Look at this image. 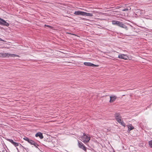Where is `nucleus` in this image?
Segmentation results:
<instances>
[{
  "mask_svg": "<svg viewBox=\"0 0 152 152\" xmlns=\"http://www.w3.org/2000/svg\"><path fill=\"white\" fill-rule=\"evenodd\" d=\"M19 56L18 55L10 54L5 53H0V58H9L10 57H19Z\"/></svg>",
  "mask_w": 152,
  "mask_h": 152,
  "instance_id": "nucleus-1",
  "label": "nucleus"
},
{
  "mask_svg": "<svg viewBox=\"0 0 152 152\" xmlns=\"http://www.w3.org/2000/svg\"><path fill=\"white\" fill-rule=\"evenodd\" d=\"M81 138L80 140L85 144L89 141L91 137L90 136H88L84 133L83 135L81 137Z\"/></svg>",
  "mask_w": 152,
  "mask_h": 152,
  "instance_id": "nucleus-2",
  "label": "nucleus"
},
{
  "mask_svg": "<svg viewBox=\"0 0 152 152\" xmlns=\"http://www.w3.org/2000/svg\"><path fill=\"white\" fill-rule=\"evenodd\" d=\"M78 147L86 152L87 150V148L85 145L81 141L79 140H78Z\"/></svg>",
  "mask_w": 152,
  "mask_h": 152,
  "instance_id": "nucleus-3",
  "label": "nucleus"
},
{
  "mask_svg": "<svg viewBox=\"0 0 152 152\" xmlns=\"http://www.w3.org/2000/svg\"><path fill=\"white\" fill-rule=\"evenodd\" d=\"M0 25L7 26H8L9 25L8 23L6 22L3 19L1 18H0Z\"/></svg>",
  "mask_w": 152,
  "mask_h": 152,
  "instance_id": "nucleus-4",
  "label": "nucleus"
},
{
  "mask_svg": "<svg viewBox=\"0 0 152 152\" xmlns=\"http://www.w3.org/2000/svg\"><path fill=\"white\" fill-rule=\"evenodd\" d=\"M116 121L119 123L121 124L123 126H124V127L125 126V124L123 122V121L122 119V118L121 117H119L118 118H116Z\"/></svg>",
  "mask_w": 152,
  "mask_h": 152,
  "instance_id": "nucleus-5",
  "label": "nucleus"
},
{
  "mask_svg": "<svg viewBox=\"0 0 152 152\" xmlns=\"http://www.w3.org/2000/svg\"><path fill=\"white\" fill-rule=\"evenodd\" d=\"M118 58H119L127 60L128 58V57L126 55L120 54L118 56Z\"/></svg>",
  "mask_w": 152,
  "mask_h": 152,
  "instance_id": "nucleus-6",
  "label": "nucleus"
},
{
  "mask_svg": "<svg viewBox=\"0 0 152 152\" xmlns=\"http://www.w3.org/2000/svg\"><path fill=\"white\" fill-rule=\"evenodd\" d=\"M110 103L113 102L117 99V97L115 96H110Z\"/></svg>",
  "mask_w": 152,
  "mask_h": 152,
  "instance_id": "nucleus-7",
  "label": "nucleus"
},
{
  "mask_svg": "<svg viewBox=\"0 0 152 152\" xmlns=\"http://www.w3.org/2000/svg\"><path fill=\"white\" fill-rule=\"evenodd\" d=\"M28 143L31 145H34V146L37 148H38V146H39V145L36 142L31 140H30Z\"/></svg>",
  "mask_w": 152,
  "mask_h": 152,
  "instance_id": "nucleus-8",
  "label": "nucleus"
},
{
  "mask_svg": "<svg viewBox=\"0 0 152 152\" xmlns=\"http://www.w3.org/2000/svg\"><path fill=\"white\" fill-rule=\"evenodd\" d=\"M74 14L75 15H82L83 16L84 12L80 11H75Z\"/></svg>",
  "mask_w": 152,
  "mask_h": 152,
  "instance_id": "nucleus-9",
  "label": "nucleus"
},
{
  "mask_svg": "<svg viewBox=\"0 0 152 152\" xmlns=\"http://www.w3.org/2000/svg\"><path fill=\"white\" fill-rule=\"evenodd\" d=\"M84 64L85 65L88 66H94L96 65L90 62H85L84 63Z\"/></svg>",
  "mask_w": 152,
  "mask_h": 152,
  "instance_id": "nucleus-10",
  "label": "nucleus"
},
{
  "mask_svg": "<svg viewBox=\"0 0 152 152\" xmlns=\"http://www.w3.org/2000/svg\"><path fill=\"white\" fill-rule=\"evenodd\" d=\"M35 136L36 137H39L41 139H42L43 138L42 134L40 132H37L35 134Z\"/></svg>",
  "mask_w": 152,
  "mask_h": 152,
  "instance_id": "nucleus-11",
  "label": "nucleus"
},
{
  "mask_svg": "<svg viewBox=\"0 0 152 152\" xmlns=\"http://www.w3.org/2000/svg\"><path fill=\"white\" fill-rule=\"evenodd\" d=\"M127 127L128 128V130L130 131L134 129V127L132 126L131 124L128 125Z\"/></svg>",
  "mask_w": 152,
  "mask_h": 152,
  "instance_id": "nucleus-12",
  "label": "nucleus"
},
{
  "mask_svg": "<svg viewBox=\"0 0 152 152\" xmlns=\"http://www.w3.org/2000/svg\"><path fill=\"white\" fill-rule=\"evenodd\" d=\"M83 16H87L91 17L93 16L92 14L87 13L84 12Z\"/></svg>",
  "mask_w": 152,
  "mask_h": 152,
  "instance_id": "nucleus-13",
  "label": "nucleus"
},
{
  "mask_svg": "<svg viewBox=\"0 0 152 152\" xmlns=\"http://www.w3.org/2000/svg\"><path fill=\"white\" fill-rule=\"evenodd\" d=\"M119 21L116 20H113L112 21V23L113 25H117Z\"/></svg>",
  "mask_w": 152,
  "mask_h": 152,
  "instance_id": "nucleus-14",
  "label": "nucleus"
},
{
  "mask_svg": "<svg viewBox=\"0 0 152 152\" xmlns=\"http://www.w3.org/2000/svg\"><path fill=\"white\" fill-rule=\"evenodd\" d=\"M121 116L120 115V114L118 113H117L115 114V119L116 118H118L119 117Z\"/></svg>",
  "mask_w": 152,
  "mask_h": 152,
  "instance_id": "nucleus-15",
  "label": "nucleus"
},
{
  "mask_svg": "<svg viewBox=\"0 0 152 152\" xmlns=\"http://www.w3.org/2000/svg\"><path fill=\"white\" fill-rule=\"evenodd\" d=\"M120 27L126 29H127V27H126V26L123 23H122V25H121Z\"/></svg>",
  "mask_w": 152,
  "mask_h": 152,
  "instance_id": "nucleus-16",
  "label": "nucleus"
},
{
  "mask_svg": "<svg viewBox=\"0 0 152 152\" xmlns=\"http://www.w3.org/2000/svg\"><path fill=\"white\" fill-rule=\"evenodd\" d=\"M23 139L24 140H25L27 141L28 142L30 140L27 137H25L23 138Z\"/></svg>",
  "mask_w": 152,
  "mask_h": 152,
  "instance_id": "nucleus-17",
  "label": "nucleus"
},
{
  "mask_svg": "<svg viewBox=\"0 0 152 152\" xmlns=\"http://www.w3.org/2000/svg\"><path fill=\"white\" fill-rule=\"evenodd\" d=\"M19 143H17L14 142L12 144L15 145V146H17L19 145Z\"/></svg>",
  "mask_w": 152,
  "mask_h": 152,
  "instance_id": "nucleus-18",
  "label": "nucleus"
},
{
  "mask_svg": "<svg viewBox=\"0 0 152 152\" xmlns=\"http://www.w3.org/2000/svg\"><path fill=\"white\" fill-rule=\"evenodd\" d=\"M7 140L8 141H9V142H11L12 144H13V143L14 142L13 140H12V139H7Z\"/></svg>",
  "mask_w": 152,
  "mask_h": 152,
  "instance_id": "nucleus-19",
  "label": "nucleus"
},
{
  "mask_svg": "<svg viewBox=\"0 0 152 152\" xmlns=\"http://www.w3.org/2000/svg\"><path fill=\"white\" fill-rule=\"evenodd\" d=\"M149 145L151 146V147L152 148V140H151L149 142Z\"/></svg>",
  "mask_w": 152,
  "mask_h": 152,
  "instance_id": "nucleus-20",
  "label": "nucleus"
},
{
  "mask_svg": "<svg viewBox=\"0 0 152 152\" xmlns=\"http://www.w3.org/2000/svg\"><path fill=\"white\" fill-rule=\"evenodd\" d=\"M122 23H123L122 22H121L119 21L118 23V24L117 26H118L120 27L121 25H122Z\"/></svg>",
  "mask_w": 152,
  "mask_h": 152,
  "instance_id": "nucleus-21",
  "label": "nucleus"
},
{
  "mask_svg": "<svg viewBox=\"0 0 152 152\" xmlns=\"http://www.w3.org/2000/svg\"><path fill=\"white\" fill-rule=\"evenodd\" d=\"M122 23H123L122 22H121L119 21L118 23V24L117 26H118L120 27L121 25H122Z\"/></svg>",
  "mask_w": 152,
  "mask_h": 152,
  "instance_id": "nucleus-22",
  "label": "nucleus"
},
{
  "mask_svg": "<svg viewBox=\"0 0 152 152\" xmlns=\"http://www.w3.org/2000/svg\"><path fill=\"white\" fill-rule=\"evenodd\" d=\"M129 10L128 9H127V8H126V9H123L122 10V11H128Z\"/></svg>",
  "mask_w": 152,
  "mask_h": 152,
  "instance_id": "nucleus-23",
  "label": "nucleus"
},
{
  "mask_svg": "<svg viewBox=\"0 0 152 152\" xmlns=\"http://www.w3.org/2000/svg\"><path fill=\"white\" fill-rule=\"evenodd\" d=\"M45 26H47V27H51V26H49V25H45Z\"/></svg>",
  "mask_w": 152,
  "mask_h": 152,
  "instance_id": "nucleus-24",
  "label": "nucleus"
},
{
  "mask_svg": "<svg viewBox=\"0 0 152 152\" xmlns=\"http://www.w3.org/2000/svg\"><path fill=\"white\" fill-rule=\"evenodd\" d=\"M0 41H3V42H4V40L2 39L1 38H0Z\"/></svg>",
  "mask_w": 152,
  "mask_h": 152,
  "instance_id": "nucleus-25",
  "label": "nucleus"
},
{
  "mask_svg": "<svg viewBox=\"0 0 152 152\" xmlns=\"http://www.w3.org/2000/svg\"><path fill=\"white\" fill-rule=\"evenodd\" d=\"M16 149H17V150H18V148H17Z\"/></svg>",
  "mask_w": 152,
  "mask_h": 152,
  "instance_id": "nucleus-26",
  "label": "nucleus"
}]
</instances>
